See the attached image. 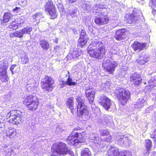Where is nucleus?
Here are the masks:
<instances>
[{
	"label": "nucleus",
	"instance_id": "nucleus-19",
	"mask_svg": "<svg viewBox=\"0 0 156 156\" xmlns=\"http://www.w3.org/2000/svg\"><path fill=\"white\" fill-rule=\"evenodd\" d=\"M101 136H105L103 140L105 142H110L112 139V137L110 135L109 132L106 129L102 131L101 133Z\"/></svg>",
	"mask_w": 156,
	"mask_h": 156
},
{
	"label": "nucleus",
	"instance_id": "nucleus-14",
	"mask_svg": "<svg viewBox=\"0 0 156 156\" xmlns=\"http://www.w3.org/2000/svg\"><path fill=\"white\" fill-rule=\"evenodd\" d=\"M147 43H140L139 41H135L131 45V47L134 51H140L146 48Z\"/></svg>",
	"mask_w": 156,
	"mask_h": 156
},
{
	"label": "nucleus",
	"instance_id": "nucleus-48",
	"mask_svg": "<svg viewBox=\"0 0 156 156\" xmlns=\"http://www.w3.org/2000/svg\"><path fill=\"white\" fill-rule=\"evenodd\" d=\"M69 3L71 4L76 2V0H67Z\"/></svg>",
	"mask_w": 156,
	"mask_h": 156
},
{
	"label": "nucleus",
	"instance_id": "nucleus-41",
	"mask_svg": "<svg viewBox=\"0 0 156 156\" xmlns=\"http://www.w3.org/2000/svg\"><path fill=\"white\" fill-rule=\"evenodd\" d=\"M40 15H41L40 13H39V12L36 13L33 16H32L33 18L34 19L36 20L37 18H38L40 17Z\"/></svg>",
	"mask_w": 156,
	"mask_h": 156
},
{
	"label": "nucleus",
	"instance_id": "nucleus-42",
	"mask_svg": "<svg viewBox=\"0 0 156 156\" xmlns=\"http://www.w3.org/2000/svg\"><path fill=\"white\" fill-rule=\"evenodd\" d=\"M102 122L105 123V124H107L111 122V121L107 117H105L102 120Z\"/></svg>",
	"mask_w": 156,
	"mask_h": 156
},
{
	"label": "nucleus",
	"instance_id": "nucleus-51",
	"mask_svg": "<svg viewBox=\"0 0 156 156\" xmlns=\"http://www.w3.org/2000/svg\"><path fill=\"white\" fill-rule=\"evenodd\" d=\"M152 12L153 14H154L156 13V10H155L154 9L152 10Z\"/></svg>",
	"mask_w": 156,
	"mask_h": 156
},
{
	"label": "nucleus",
	"instance_id": "nucleus-40",
	"mask_svg": "<svg viewBox=\"0 0 156 156\" xmlns=\"http://www.w3.org/2000/svg\"><path fill=\"white\" fill-rule=\"evenodd\" d=\"M151 7L153 8L156 6V0H150Z\"/></svg>",
	"mask_w": 156,
	"mask_h": 156
},
{
	"label": "nucleus",
	"instance_id": "nucleus-4",
	"mask_svg": "<svg viewBox=\"0 0 156 156\" xmlns=\"http://www.w3.org/2000/svg\"><path fill=\"white\" fill-rule=\"evenodd\" d=\"M114 93L120 105H125L128 100L130 99V92L126 88L118 87L115 90Z\"/></svg>",
	"mask_w": 156,
	"mask_h": 156
},
{
	"label": "nucleus",
	"instance_id": "nucleus-31",
	"mask_svg": "<svg viewBox=\"0 0 156 156\" xmlns=\"http://www.w3.org/2000/svg\"><path fill=\"white\" fill-rule=\"evenodd\" d=\"M156 87V80L155 79H151L148 85H147L146 87L148 89L150 88V89Z\"/></svg>",
	"mask_w": 156,
	"mask_h": 156
},
{
	"label": "nucleus",
	"instance_id": "nucleus-27",
	"mask_svg": "<svg viewBox=\"0 0 156 156\" xmlns=\"http://www.w3.org/2000/svg\"><path fill=\"white\" fill-rule=\"evenodd\" d=\"M14 120L13 121V122H12L11 123H12L14 124L17 125L22 123L23 117V115L20 113L15 118Z\"/></svg>",
	"mask_w": 156,
	"mask_h": 156
},
{
	"label": "nucleus",
	"instance_id": "nucleus-50",
	"mask_svg": "<svg viewBox=\"0 0 156 156\" xmlns=\"http://www.w3.org/2000/svg\"><path fill=\"white\" fill-rule=\"evenodd\" d=\"M66 83H65L64 82H63V83L61 84V87H63L64 86H65L66 85Z\"/></svg>",
	"mask_w": 156,
	"mask_h": 156
},
{
	"label": "nucleus",
	"instance_id": "nucleus-6",
	"mask_svg": "<svg viewBox=\"0 0 156 156\" xmlns=\"http://www.w3.org/2000/svg\"><path fill=\"white\" fill-rule=\"evenodd\" d=\"M41 82V87L44 91L49 92L53 89L54 80L50 76L45 75Z\"/></svg>",
	"mask_w": 156,
	"mask_h": 156
},
{
	"label": "nucleus",
	"instance_id": "nucleus-9",
	"mask_svg": "<svg viewBox=\"0 0 156 156\" xmlns=\"http://www.w3.org/2000/svg\"><path fill=\"white\" fill-rule=\"evenodd\" d=\"M98 103L107 111L110 108L111 105V100L106 95L102 94L98 100Z\"/></svg>",
	"mask_w": 156,
	"mask_h": 156
},
{
	"label": "nucleus",
	"instance_id": "nucleus-53",
	"mask_svg": "<svg viewBox=\"0 0 156 156\" xmlns=\"http://www.w3.org/2000/svg\"><path fill=\"white\" fill-rule=\"evenodd\" d=\"M73 14H76V13H75V12H73L72 13H70L71 15L72 16H73L72 15Z\"/></svg>",
	"mask_w": 156,
	"mask_h": 156
},
{
	"label": "nucleus",
	"instance_id": "nucleus-7",
	"mask_svg": "<svg viewBox=\"0 0 156 156\" xmlns=\"http://www.w3.org/2000/svg\"><path fill=\"white\" fill-rule=\"evenodd\" d=\"M89 39L85 30L83 29L80 32L79 37L77 41V46L80 47H84Z\"/></svg>",
	"mask_w": 156,
	"mask_h": 156
},
{
	"label": "nucleus",
	"instance_id": "nucleus-37",
	"mask_svg": "<svg viewBox=\"0 0 156 156\" xmlns=\"http://www.w3.org/2000/svg\"><path fill=\"white\" fill-rule=\"evenodd\" d=\"M83 129L79 126H77L74 128L73 130L72 133L73 134H76V133H80L79 132L82 131Z\"/></svg>",
	"mask_w": 156,
	"mask_h": 156
},
{
	"label": "nucleus",
	"instance_id": "nucleus-44",
	"mask_svg": "<svg viewBox=\"0 0 156 156\" xmlns=\"http://www.w3.org/2000/svg\"><path fill=\"white\" fill-rule=\"evenodd\" d=\"M16 66V65L13 64L10 67V69L12 74H14L13 69H14V68Z\"/></svg>",
	"mask_w": 156,
	"mask_h": 156
},
{
	"label": "nucleus",
	"instance_id": "nucleus-25",
	"mask_svg": "<svg viewBox=\"0 0 156 156\" xmlns=\"http://www.w3.org/2000/svg\"><path fill=\"white\" fill-rule=\"evenodd\" d=\"M23 35V33L22 30H17L9 34V36L11 38H14V37L22 38Z\"/></svg>",
	"mask_w": 156,
	"mask_h": 156
},
{
	"label": "nucleus",
	"instance_id": "nucleus-24",
	"mask_svg": "<svg viewBox=\"0 0 156 156\" xmlns=\"http://www.w3.org/2000/svg\"><path fill=\"white\" fill-rule=\"evenodd\" d=\"M80 54L76 49L74 48L69 54L68 56L70 59L75 58L80 56Z\"/></svg>",
	"mask_w": 156,
	"mask_h": 156
},
{
	"label": "nucleus",
	"instance_id": "nucleus-36",
	"mask_svg": "<svg viewBox=\"0 0 156 156\" xmlns=\"http://www.w3.org/2000/svg\"><path fill=\"white\" fill-rule=\"evenodd\" d=\"M18 25L16 22L13 21L10 23L9 26V28L10 29L16 30L17 28Z\"/></svg>",
	"mask_w": 156,
	"mask_h": 156
},
{
	"label": "nucleus",
	"instance_id": "nucleus-1",
	"mask_svg": "<svg viewBox=\"0 0 156 156\" xmlns=\"http://www.w3.org/2000/svg\"><path fill=\"white\" fill-rule=\"evenodd\" d=\"M76 110L74 108V98L73 97L67 98L65 101L66 107L71 111V112L73 114H76L79 118L83 116L86 117L89 114V110L88 107L84 103L85 100L82 96H78L76 99Z\"/></svg>",
	"mask_w": 156,
	"mask_h": 156
},
{
	"label": "nucleus",
	"instance_id": "nucleus-28",
	"mask_svg": "<svg viewBox=\"0 0 156 156\" xmlns=\"http://www.w3.org/2000/svg\"><path fill=\"white\" fill-rule=\"evenodd\" d=\"M16 130L13 128L9 129L6 132V136L10 138H12L16 135Z\"/></svg>",
	"mask_w": 156,
	"mask_h": 156
},
{
	"label": "nucleus",
	"instance_id": "nucleus-54",
	"mask_svg": "<svg viewBox=\"0 0 156 156\" xmlns=\"http://www.w3.org/2000/svg\"><path fill=\"white\" fill-rule=\"evenodd\" d=\"M51 156H57V155L54 154H53L51 155Z\"/></svg>",
	"mask_w": 156,
	"mask_h": 156
},
{
	"label": "nucleus",
	"instance_id": "nucleus-2",
	"mask_svg": "<svg viewBox=\"0 0 156 156\" xmlns=\"http://www.w3.org/2000/svg\"><path fill=\"white\" fill-rule=\"evenodd\" d=\"M88 53L91 57L98 58L105 53V48L103 43L96 40L92 41L89 45Z\"/></svg>",
	"mask_w": 156,
	"mask_h": 156
},
{
	"label": "nucleus",
	"instance_id": "nucleus-15",
	"mask_svg": "<svg viewBox=\"0 0 156 156\" xmlns=\"http://www.w3.org/2000/svg\"><path fill=\"white\" fill-rule=\"evenodd\" d=\"M21 113L19 110H10L6 115L7 119L11 118L8 121V122L11 123L13 122L15 118L16 117L20 114Z\"/></svg>",
	"mask_w": 156,
	"mask_h": 156
},
{
	"label": "nucleus",
	"instance_id": "nucleus-46",
	"mask_svg": "<svg viewBox=\"0 0 156 156\" xmlns=\"http://www.w3.org/2000/svg\"><path fill=\"white\" fill-rule=\"evenodd\" d=\"M34 87L33 86L29 85L27 87V89L28 91H30L33 90Z\"/></svg>",
	"mask_w": 156,
	"mask_h": 156
},
{
	"label": "nucleus",
	"instance_id": "nucleus-16",
	"mask_svg": "<svg viewBox=\"0 0 156 156\" xmlns=\"http://www.w3.org/2000/svg\"><path fill=\"white\" fill-rule=\"evenodd\" d=\"M87 134L85 131H83L79 133H76L75 136L78 144L85 142L87 137Z\"/></svg>",
	"mask_w": 156,
	"mask_h": 156
},
{
	"label": "nucleus",
	"instance_id": "nucleus-20",
	"mask_svg": "<svg viewBox=\"0 0 156 156\" xmlns=\"http://www.w3.org/2000/svg\"><path fill=\"white\" fill-rule=\"evenodd\" d=\"M66 141L68 144L69 145H73L78 144L76 138L74 134H71L68 137Z\"/></svg>",
	"mask_w": 156,
	"mask_h": 156
},
{
	"label": "nucleus",
	"instance_id": "nucleus-38",
	"mask_svg": "<svg viewBox=\"0 0 156 156\" xmlns=\"http://www.w3.org/2000/svg\"><path fill=\"white\" fill-rule=\"evenodd\" d=\"M147 62L146 58H144L141 59H138L136 60V62L140 65H144Z\"/></svg>",
	"mask_w": 156,
	"mask_h": 156
},
{
	"label": "nucleus",
	"instance_id": "nucleus-23",
	"mask_svg": "<svg viewBox=\"0 0 156 156\" xmlns=\"http://www.w3.org/2000/svg\"><path fill=\"white\" fill-rule=\"evenodd\" d=\"M39 44L44 50H47L50 48V44L47 40L42 39L39 41Z\"/></svg>",
	"mask_w": 156,
	"mask_h": 156
},
{
	"label": "nucleus",
	"instance_id": "nucleus-13",
	"mask_svg": "<svg viewBox=\"0 0 156 156\" xmlns=\"http://www.w3.org/2000/svg\"><path fill=\"white\" fill-rule=\"evenodd\" d=\"M104 66V68L106 72H109V73L113 74L117 65L115 62H108L107 61Z\"/></svg>",
	"mask_w": 156,
	"mask_h": 156
},
{
	"label": "nucleus",
	"instance_id": "nucleus-29",
	"mask_svg": "<svg viewBox=\"0 0 156 156\" xmlns=\"http://www.w3.org/2000/svg\"><path fill=\"white\" fill-rule=\"evenodd\" d=\"M12 15L9 12H5L3 15L2 21L3 23H6L8 22L12 16Z\"/></svg>",
	"mask_w": 156,
	"mask_h": 156
},
{
	"label": "nucleus",
	"instance_id": "nucleus-8",
	"mask_svg": "<svg viewBox=\"0 0 156 156\" xmlns=\"http://www.w3.org/2000/svg\"><path fill=\"white\" fill-rule=\"evenodd\" d=\"M55 151L59 154L65 155L69 152L67 145L65 143L60 142L53 145Z\"/></svg>",
	"mask_w": 156,
	"mask_h": 156
},
{
	"label": "nucleus",
	"instance_id": "nucleus-32",
	"mask_svg": "<svg viewBox=\"0 0 156 156\" xmlns=\"http://www.w3.org/2000/svg\"><path fill=\"white\" fill-rule=\"evenodd\" d=\"M29 58L28 56L26 54L22 55L21 57V62L22 64H26L28 63Z\"/></svg>",
	"mask_w": 156,
	"mask_h": 156
},
{
	"label": "nucleus",
	"instance_id": "nucleus-43",
	"mask_svg": "<svg viewBox=\"0 0 156 156\" xmlns=\"http://www.w3.org/2000/svg\"><path fill=\"white\" fill-rule=\"evenodd\" d=\"M89 6V5L85 2H84L82 4V8L85 10H87Z\"/></svg>",
	"mask_w": 156,
	"mask_h": 156
},
{
	"label": "nucleus",
	"instance_id": "nucleus-3",
	"mask_svg": "<svg viewBox=\"0 0 156 156\" xmlns=\"http://www.w3.org/2000/svg\"><path fill=\"white\" fill-rule=\"evenodd\" d=\"M22 103L28 110L32 111L37 110L40 104L39 99L35 93L24 96L22 98Z\"/></svg>",
	"mask_w": 156,
	"mask_h": 156
},
{
	"label": "nucleus",
	"instance_id": "nucleus-17",
	"mask_svg": "<svg viewBox=\"0 0 156 156\" xmlns=\"http://www.w3.org/2000/svg\"><path fill=\"white\" fill-rule=\"evenodd\" d=\"M116 140L119 144L125 146L129 144V140L127 137L123 135H117L116 137Z\"/></svg>",
	"mask_w": 156,
	"mask_h": 156
},
{
	"label": "nucleus",
	"instance_id": "nucleus-47",
	"mask_svg": "<svg viewBox=\"0 0 156 156\" xmlns=\"http://www.w3.org/2000/svg\"><path fill=\"white\" fill-rule=\"evenodd\" d=\"M143 103H141L140 101H138L137 102V103L136 104V105L138 106V108H140L142 107L143 106Z\"/></svg>",
	"mask_w": 156,
	"mask_h": 156
},
{
	"label": "nucleus",
	"instance_id": "nucleus-21",
	"mask_svg": "<svg viewBox=\"0 0 156 156\" xmlns=\"http://www.w3.org/2000/svg\"><path fill=\"white\" fill-rule=\"evenodd\" d=\"M125 21L126 23L131 24L133 22H135L137 20V18L133 14H127L125 17Z\"/></svg>",
	"mask_w": 156,
	"mask_h": 156
},
{
	"label": "nucleus",
	"instance_id": "nucleus-33",
	"mask_svg": "<svg viewBox=\"0 0 156 156\" xmlns=\"http://www.w3.org/2000/svg\"><path fill=\"white\" fill-rule=\"evenodd\" d=\"M119 152L117 149L112 150L109 152L108 156H118Z\"/></svg>",
	"mask_w": 156,
	"mask_h": 156
},
{
	"label": "nucleus",
	"instance_id": "nucleus-52",
	"mask_svg": "<svg viewBox=\"0 0 156 156\" xmlns=\"http://www.w3.org/2000/svg\"><path fill=\"white\" fill-rule=\"evenodd\" d=\"M3 129H2V128H0V134L1 133L3 132Z\"/></svg>",
	"mask_w": 156,
	"mask_h": 156
},
{
	"label": "nucleus",
	"instance_id": "nucleus-11",
	"mask_svg": "<svg viewBox=\"0 0 156 156\" xmlns=\"http://www.w3.org/2000/svg\"><path fill=\"white\" fill-rule=\"evenodd\" d=\"M129 79V81L131 84L135 87L139 86L142 81L141 74L136 72L134 73L130 76Z\"/></svg>",
	"mask_w": 156,
	"mask_h": 156
},
{
	"label": "nucleus",
	"instance_id": "nucleus-18",
	"mask_svg": "<svg viewBox=\"0 0 156 156\" xmlns=\"http://www.w3.org/2000/svg\"><path fill=\"white\" fill-rule=\"evenodd\" d=\"M126 30L124 29H122L118 30L115 33V38L118 41L122 40L123 39V36L126 34Z\"/></svg>",
	"mask_w": 156,
	"mask_h": 156
},
{
	"label": "nucleus",
	"instance_id": "nucleus-35",
	"mask_svg": "<svg viewBox=\"0 0 156 156\" xmlns=\"http://www.w3.org/2000/svg\"><path fill=\"white\" fill-rule=\"evenodd\" d=\"M66 82L67 85L70 86L75 85L76 84V83L75 82H73L72 78H70L69 76L67 79Z\"/></svg>",
	"mask_w": 156,
	"mask_h": 156
},
{
	"label": "nucleus",
	"instance_id": "nucleus-45",
	"mask_svg": "<svg viewBox=\"0 0 156 156\" xmlns=\"http://www.w3.org/2000/svg\"><path fill=\"white\" fill-rule=\"evenodd\" d=\"M126 152L124 151L119 152L118 156H126Z\"/></svg>",
	"mask_w": 156,
	"mask_h": 156
},
{
	"label": "nucleus",
	"instance_id": "nucleus-49",
	"mask_svg": "<svg viewBox=\"0 0 156 156\" xmlns=\"http://www.w3.org/2000/svg\"><path fill=\"white\" fill-rule=\"evenodd\" d=\"M20 9V7H16L13 9V11H16L18 9Z\"/></svg>",
	"mask_w": 156,
	"mask_h": 156
},
{
	"label": "nucleus",
	"instance_id": "nucleus-39",
	"mask_svg": "<svg viewBox=\"0 0 156 156\" xmlns=\"http://www.w3.org/2000/svg\"><path fill=\"white\" fill-rule=\"evenodd\" d=\"M150 137L153 139V141L156 142V129H155L154 131L151 134Z\"/></svg>",
	"mask_w": 156,
	"mask_h": 156
},
{
	"label": "nucleus",
	"instance_id": "nucleus-30",
	"mask_svg": "<svg viewBox=\"0 0 156 156\" xmlns=\"http://www.w3.org/2000/svg\"><path fill=\"white\" fill-rule=\"evenodd\" d=\"M81 156H91V152L87 148L83 149L81 151Z\"/></svg>",
	"mask_w": 156,
	"mask_h": 156
},
{
	"label": "nucleus",
	"instance_id": "nucleus-10",
	"mask_svg": "<svg viewBox=\"0 0 156 156\" xmlns=\"http://www.w3.org/2000/svg\"><path fill=\"white\" fill-rule=\"evenodd\" d=\"M8 65L1 64L0 65V80L2 82L6 83L8 81L9 78L7 74Z\"/></svg>",
	"mask_w": 156,
	"mask_h": 156
},
{
	"label": "nucleus",
	"instance_id": "nucleus-12",
	"mask_svg": "<svg viewBox=\"0 0 156 156\" xmlns=\"http://www.w3.org/2000/svg\"><path fill=\"white\" fill-rule=\"evenodd\" d=\"M110 20L107 15H102L100 17H96L94 19L95 23L98 25L102 26L108 24Z\"/></svg>",
	"mask_w": 156,
	"mask_h": 156
},
{
	"label": "nucleus",
	"instance_id": "nucleus-5",
	"mask_svg": "<svg viewBox=\"0 0 156 156\" xmlns=\"http://www.w3.org/2000/svg\"><path fill=\"white\" fill-rule=\"evenodd\" d=\"M44 11L50 17V19H55L58 16L55 4L52 0H48L44 5Z\"/></svg>",
	"mask_w": 156,
	"mask_h": 156
},
{
	"label": "nucleus",
	"instance_id": "nucleus-34",
	"mask_svg": "<svg viewBox=\"0 0 156 156\" xmlns=\"http://www.w3.org/2000/svg\"><path fill=\"white\" fill-rule=\"evenodd\" d=\"M32 28L30 27L29 26H27L26 27L23 28L22 30L23 33V34H30L32 30Z\"/></svg>",
	"mask_w": 156,
	"mask_h": 156
},
{
	"label": "nucleus",
	"instance_id": "nucleus-26",
	"mask_svg": "<svg viewBox=\"0 0 156 156\" xmlns=\"http://www.w3.org/2000/svg\"><path fill=\"white\" fill-rule=\"evenodd\" d=\"M95 92L92 91L86 93V97L88 99L89 103L92 102L94 98Z\"/></svg>",
	"mask_w": 156,
	"mask_h": 156
},
{
	"label": "nucleus",
	"instance_id": "nucleus-22",
	"mask_svg": "<svg viewBox=\"0 0 156 156\" xmlns=\"http://www.w3.org/2000/svg\"><path fill=\"white\" fill-rule=\"evenodd\" d=\"M144 145L146 149V152L145 154L148 155L150 154V151L151 150V148L153 146L152 141L150 139L145 140Z\"/></svg>",
	"mask_w": 156,
	"mask_h": 156
}]
</instances>
